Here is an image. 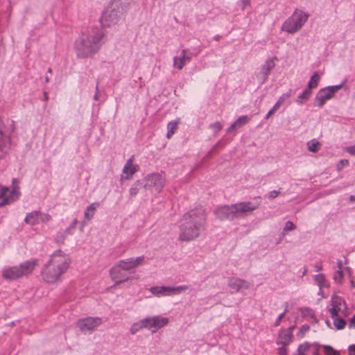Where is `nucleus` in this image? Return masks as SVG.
I'll list each match as a JSON object with an SVG mask.
<instances>
[{
  "mask_svg": "<svg viewBox=\"0 0 355 355\" xmlns=\"http://www.w3.org/2000/svg\"><path fill=\"white\" fill-rule=\"evenodd\" d=\"M343 272L342 270H338L334 276V279L337 283H340L343 279Z\"/></svg>",
  "mask_w": 355,
  "mask_h": 355,
  "instance_id": "nucleus-36",
  "label": "nucleus"
},
{
  "mask_svg": "<svg viewBox=\"0 0 355 355\" xmlns=\"http://www.w3.org/2000/svg\"><path fill=\"white\" fill-rule=\"evenodd\" d=\"M306 145H307L308 150L310 152L316 153L318 151L319 148L321 144L318 140H316L315 139H313L308 141Z\"/></svg>",
  "mask_w": 355,
  "mask_h": 355,
  "instance_id": "nucleus-27",
  "label": "nucleus"
},
{
  "mask_svg": "<svg viewBox=\"0 0 355 355\" xmlns=\"http://www.w3.org/2000/svg\"><path fill=\"white\" fill-rule=\"evenodd\" d=\"M320 80V76L317 73H314L311 78L309 82L308 83L307 87L311 90L312 88H315L318 85V81Z\"/></svg>",
  "mask_w": 355,
  "mask_h": 355,
  "instance_id": "nucleus-30",
  "label": "nucleus"
},
{
  "mask_svg": "<svg viewBox=\"0 0 355 355\" xmlns=\"http://www.w3.org/2000/svg\"><path fill=\"white\" fill-rule=\"evenodd\" d=\"M326 355H338V354L334 351L332 347L329 346L325 347Z\"/></svg>",
  "mask_w": 355,
  "mask_h": 355,
  "instance_id": "nucleus-40",
  "label": "nucleus"
},
{
  "mask_svg": "<svg viewBox=\"0 0 355 355\" xmlns=\"http://www.w3.org/2000/svg\"><path fill=\"white\" fill-rule=\"evenodd\" d=\"M278 354L279 355H287L288 354L286 346L283 345L282 347L279 348Z\"/></svg>",
  "mask_w": 355,
  "mask_h": 355,
  "instance_id": "nucleus-41",
  "label": "nucleus"
},
{
  "mask_svg": "<svg viewBox=\"0 0 355 355\" xmlns=\"http://www.w3.org/2000/svg\"><path fill=\"white\" fill-rule=\"evenodd\" d=\"M309 330V327L308 325H303L301 327L299 334L303 336L306 331Z\"/></svg>",
  "mask_w": 355,
  "mask_h": 355,
  "instance_id": "nucleus-42",
  "label": "nucleus"
},
{
  "mask_svg": "<svg viewBox=\"0 0 355 355\" xmlns=\"http://www.w3.org/2000/svg\"><path fill=\"white\" fill-rule=\"evenodd\" d=\"M275 67V62L273 59H270L266 61L261 67V73L264 76V79L270 73V71Z\"/></svg>",
  "mask_w": 355,
  "mask_h": 355,
  "instance_id": "nucleus-25",
  "label": "nucleus"
},
{
  "mask_svg": "<svg viewBox=\"0 0 355 355\" xmlns=\"http://www.w3.org/2000/svg\"><path fill=\"white\" fill-rule=\"evenodd\" d=\"M46 81L48 82L49 81V78H46Z\"/></svg>",
  "mask_w": 355,
  "mask_h": 355,
  "instance_id": "nucleus-58",
  "label": "nucleus"
},
{
  "mask_svg": "<svg viewBox=\"0 0 355 355\" xmlns=\"http://www.w3.org/2000/svg\"><path fill=\"white\" fill-rule=\"evenodd\" d=\"M191 58L187 55V50H182L179 56L173 58V67L179 70L182 69L185 64L189 62Z\"/></svg>",
  "mask_w": 355,
  "mask_h": 355,
  "instance_id": "nucleus-20",
  "label": "nucleus"
},
{
  "mask_svg": "<svg viewBox=\"0 0 355 355\" xmlns=\"http://www.w3.org/2000/svg\"><path fill=\"white\" fill-rule=\"evenodd\" d=\"M19 196V192L17 186L14 185L11 189L0 186V207L11 204L17 200Z\"/></svg>",
  "mask_w": 355,
  "mask_h": 355,
  "instance_id": "nucleus-9",
  "label": "nucleus"
},
{
  "mask_svg": "<svg viewBox=\"0 0 355 355\" xmlns=\"http://www.w3.org/2000/svg\"><path fill=\"white\" fill-rule=\"evenodd\" d=\"M143 182V188L145 190L160 193L165 185L166 178L162 173H153L147 175Z\"/></svg>",
  "mask_w": 355,
  "mask_h": 355,
  "instance_id": "nucleus-7",
  "label": "nucleus"
},
{
  "mask_svg": "<svg viewBox=\"0 0 355 355\" xmlns=\"http://www.w3.org/2000/svg\"><path fill=\"white\" fill-rule=\"evenodd\" d=\"M136 166L133 165V161L132 159H129L125 165L123 167V173L125 175V179L130 178L132 175L136 172Z\"/></svg>",
  "mask_w": 355,
  "mask_h": 355,
  "instance_id": "nucleus-22",
  "label": "nucleus"
},
{
  "mask_svg": "<svg viewBox=\"0 0 355 355\" xmlns=\"http://www.w3.org/2000/svg\"><path fill=\"white\" fill-rule=\"evenodd\" d=\"M179 124V121H170L167 125V134L166 137L170 139L173 135L175 133V131L178 129V126Z\"/></svg>",
  "mask_w": 355,
  "mask_h": 355,
  "instance_id": "nucleus-26",
  "label": "nucleus"
},
{
  "mask_svg": "<svg viewBox=\"0 0 355 355\" xmlns=\"http://www.w3.org/2000/svg\"><path fill=\"white\" fill-rule=\"evenodd\" d=\"M123 8L121 0H112L103 12L101 22L103 26L110 27L118 24L122 19Z\"/></svg>",
  "mask_w": 355,
  "mask_h": 355,
  "instance_id": "nucleus-5",
  "label": "nucleus"
},
{
  "mask_svg": "<svg viewBox=\"0 0 355 355\" xmlns=\"http://www.w3.org/2000/svg\"><path fill=\"white\" fill-rule=\"evenodd\" d=\"M236 126H237V125H236V124H235V122H234L233 124H232V125L229 127V128H228V130H228L229 132H230V131H232V130H234V128H235Z\"/></svg>",
  "mask_w": 355,
  "mask_h": 355,
  "instance_id": "nucleus-50",
  "label": "nucleus"
},
{
  "mask_svg": "<svg viewBox=\"0 0 355 355\" xmlns=\"http://www.w3.org/2000/svg\"><path fill=\"white\" fill-rule=\"evenodd\" d=\"M144 182H141L140 181L136 182L132 187L130 189V194L132 196H135L138 194L139 191L141 189V188H143Z\"/></svg>",
  "mask_w": 355,
  "mask_h": 355,
  "instance_id": "nucleus-31",
  "label": "nucleus"
},
{
  "mask_svg": "<svg viewBox=\"0 0 355 355\" xmlns=\"http://www.w3.org/2000/svg\"><path fill=\"white\" fill-rule=\"evenodd\" d=\"M290 96V94H283L278 99L277 102L274 105L275 109L277 110L279 106Z\"/></svg>",
  "mask_w": 355,
  "mask_h": 355,
  "instance_id": "nucleus-34",
  "label": "nucleus"
},
{
  "mask_svg": "<svg viewBox=\"0 0 355 355\" xmlns=\"http://www.w3.org/2000/svg\"><path fill=\"white\" fill-rule=\"evenodd\" d=\"M313 355H318V354H317V353H315Z\"/></svg>",
  "mask_w": 355,
  "mask_h": 355,
  "instance_id": "nucleus-60",
  "label": "nucleus"
},
{
  "mask_svg": "<svg viewBox=\"0 0 355 355\" xmlns=\"http://www.w3.org/2000/svg\"><path fill=\"white\" fill-rule=\"evenodd\" d=\"M352 286L354 287L355 286L354 282L353 280L351 281Z\"/></svg>",
  "mask_w": 355,
  "mask_h": 355,
  "instance_id": "nucleus-54",
  "label": "nucleus"
},
{
  "mask_svg": "<svg viewBox=\"0 0 355 355\" xmlns=\"http://www.w3.org/2000/svg\"><path fill=\"white\" fill-rule=\"evenodd\" d=\"M277 110L274 107L267 113L266 119H268Z\"/></svg>",
  "mask_w": 355,
  "mask_h": 355,
  "instance_id": "nucleus-48",
  "label": "nucleus"
},
{
  "mask_svg": "<svg viewBox=\"0 0 355 355\" xmlns=\"http://www.w3.org/2000/svg\"><path fill=\"white\" fill-rule=\"evenodd\" d=\"M144 260L143 256L136 258H128L119 261L117 264L119 267L122 268L124 271H131L139 267L142 264Z\"/></svg>",
  "mask_w": 355,
  "mask_h": 355,
  "instance_id": "nucleus-12",
  "label": "nucleus"
},
{
  "mask_svg": "<svg viewBox=\"0 0 355 355\" xmlns=\"http://www.w3.org/2000/svg\"><path fill=\"white\" fill-rule=\"evenodd\" d=\"M315 281L319 286L320 288L321 289L322 287H327L328 286V283L325 279V277L323 274H318L315 275Z\"/></svg>",
  "mask_w": 355,
  "mask_h": 355,
  "instance_id": "nucleus-29",
  "label": "nucleus"
},
{
  "mask_svg": "<svg viewBox=\"0 0 355 355\" xmlns=\"http://www.w3.org/2000/svg\"><path fill=\"white\" fill-rule=\"evenodd\" d=\"M309 18V15L300 10H295L282 24V31L293 34L300 31Z\"/></svg>",
  "mask_w": 355,
  "mask_h": 355,
  "instance_id": "nucleus-6",
  "label": "nucleus"
},
{
  "mask_svg": "<svg viewBox=\"0 0 355 355\" xmlns=\"http://www.w3.org/2000/svg\"><path fill=\"white\" fill-rule=\"evenodd\" d=\"M343 87V85H334V86H329V87H327V88L329 89V92H332V95L334 96V93L341 89Z\"/></svg>",
  "mask_w": 355,
  "mask_h": 355,
  "instance_id": "nucleus-39",
  "label": "nucleus"
},
{
  "mask_svg": "<svg viewBox=\"0 0 355 355\" xmlns=\"http://www.w3.org/2000/svg\"><path fill=\"white\" fill-rule=\"evenodd\" d=\"M99 206L98 202L92 203L85 211V221H89L94 215L96 208Z\"/></svg>",
  "mask_w": 355,
  "mask_h": 355,
  "instance_id": "nucleus-23",
  "label": "nucleus"
},
{
  "mask_svg": "<svg viewBox=\"0 0 355 355\" xmlns=\"http://www.w3.org/2000/svg\"><path fill=\"white\" fill-rule=\"evenodd\" d=\"M212 128L216 130V131H218L221 129V125L219 123H215L214 124H212Z\"/></svg>",
  "mask_w": 355,
  "mask_h": 355,
  "instance_id": "nucleus-46",
  "label": "nucleus"
},
{
  "mask_svg": "<svg viewBox=\"0 0 355 355\" xmlns=\"http://www.w3.org/2000/svg\"><path fill=\"white\" fill-rule=\"evenodd\" d=\"M188 286H153L150 288L151 293L157 297L175 295L188 290Z\"/></svg>",
  "mask_w": 355,
  "mask_h": 355,
  "instance_id": "nucleus-8",
  "label": "nucleus"
},
{
  "mask_svg": "<svg viewBox=\"0 0 355 355\" xmlns=\"http://www.w3.org/2000/svg\"><path fill=\"white\" fill-rule=\"evenodd\" d=\"M102 319L99 317H87L80 319L77 322V326L84 333L93 331L96 327L101 325Z\"/></svg>",
  "mask_w": 355,
  "mask_h": 355,
  "instance_id": "nucleus-10",
  "label": "nucleus"
},
{
  "mask_svg": "<svg viewBox=\"0 0 355 355\" xmlns=\"http://www.w3.org/2000/svg\"><path fill=\"white\" fill-rule=\"evenodd\" d=\"M279 193V191L274 190L270 192L268 197L270 199H274L278 196Z\"/></svg>",
  "mask_w": 355,
  "mask_h": 355,
  "instance_id": "nucleus-44",
  "label": "nucleus"
},
{
  "mask_svg": "<svg viewBox=\"0 0 355 355\" xmlns=\"http://www.w3.org/2000/svg\"><path fill=\"white\" fill-rule=\"evenodd\" d=\"M146 324V329L152 332H156L159 329L166 327L169 320L166 317L162 315L148 316L144 318Z\"/></svg>",
  "mask_w": 355,
  "mask_h": 355,
  "instance_id": "nucleus-11",
  "label": "nucleus"
},
{
  "mask_svg": "<svg viewBox=\"0 0 355 355\" xmlns=\"http://www.w3.org/2000/svg\"><path fill=\"white\" fill-rule=\"evenodd\" d=\"M232 205L230 206L225 205L218 207L215 211L214 214L216 217L220 220H233L234 217V209Z\"/></svg>",
  "mask_w": 355,
  "mask_h": 355,
  "instance_id": "nucleus-15",
  "label": "nucleus"
},
{
  "mask_svg": "<svg viewBox=\"0 0 355 355\" xmlns=\"http://www.w3.org/2000/svg\"><path fill=\"white\" fill-rule=\"evenodd\" d=\"M347 163H348V161H347V159H342V160L340 161V164H341L342 165L347 164Z\"/></svg>",
  "mask_w": 355,
  "mask_h": 355,
  "instance_id": "nucleus-52",
  "label": "nucleus"
},
{
  "mask_svg": "<svg viewBox=\"0 0 355 355\" xmlns=\"http://www.w3.org/2000/svg\"><path fill=\"white\" fill-rule=\"evenodd\" d=\"M243 3L245 4H248V0H243Z\"/></svg>",
  "mask_w": 355,
  "mask_h": 355,
  "instance_id": "nucleus-55",
  "label": "nucleus"
},
{
  "mask_svg": "<svg viewBox=\"0 0 355 355\" xmlns=\"http://www.w3.org/2000/svg\"><path fill=\"white\" fill-rule=\"evenodd\" d=\"M143 329H146V324L144 318L133 323L130 327V332L131 334L134 335Z\"/></svg>",
  "mask_w": 355,
  "mask_h": 355,
  "instance_id": "nucleus-24",
  "label": "nucleus"
},
{
  "mask_svg": "<svg viewBox=\"0 0 355 355\" xmlns=\"http://www.w3.org/2000/svg\"><path fill=\"white\" fill-rule=\"evenodd\" d=\"M247 122V116H240L236 121L235 124L237 125V126H241L244 125Z\"/></svg>",
  "mask_w": 355,
  "mask_h": 355,
  "instance_id": "nucleus-38",
  "label": "nucleus"
},
{
  "mask_svg": "<svg viewBox=\"0 0 355 355\" xmlns=\"http://www.w3.org/2000/svg\"><path fill=\"white\" fill-rule=\"evenodd\" d=\"M315 271H320L322 270V265L320 262H317L314 266Z\"/></svg>",
  "mask_w": 355,
  "mask_h": 355,
  "instance_id": "nucleus-45",
  "label": "nucleus"
},
{
  "mask_svg": "<svg viewBox=\"0 0 355 355\" xmlns=\"http://www.w3.org/2000/svg\"><path fill=\"white\" fill-rule=\"evenodd\" d=\"M331 308L329 309V312L332 318L336 317L338 312L341 310L342 306H345V301L341 297L334 295L331 298Z\"/></svg>",
  "mask_w": 355,
  "mask_h": 355,
  "instance_id": "nucleus-18",
  "label": "nucleus"
},
{
  "mask_svg": "<svg viewBox=\"0 0 355 355\" xmlns=\"http://www.w3.org/2000/svg\"><path fill=\"white\" fill-rule=\"evenodd\" d=\"M284 314H285V313H281V314L278 316V318H277V320L275 321V324L276 326L279 325V324L280 321L282 320V318H283V317L284 316Z\"/></svg>",
  "mask_w": 355,
  "mask_h": 355,
  "instance_id": "nucleus-47",
  "label": "nucleus"
},
{
  "mask_svg": "<svg viewBox=\"0 0 355 355\" xmlns=\"http://www.w3.org/2000/svg\"><path fill=\"white\" fill-rule=\"evenodd\" d=\"M44 98L45 101H46L48 99V94L46 92L44 93Z\"/></svg>",
  "mask_w": 355,
  "mask_h": 355,
  "instance_id": "nucleus-53",
  "label": "nucleus"
},
{
  "mask_svg": "<svg viewBox=\"0 0 355 355\" xmlns=\"http://www.w3.org/2000/svg\"><path fill=\"white\" fill-rule=\"evenodd\" d=\"M293 334L291 329L281 331L279 334L278 343L282 345H287L292 340Z\"/></svg>",
  "mask_w": 355,
  "mask_h": 355,
  "instance_id": "nucleus-21",
  "label": "nucleus"
},
{
  "mask_svg": "<svg viewBox=\"0 0 355 355\" xmlns=\"http://www.w3.org/2000/svg\"><path fill=\"white\" fill-rule=\"evenodd\" d=\"M349 352L350 353V355L352 354H355V345H352L349 347Z\"/></svg>",
  "mask_w": 355,
  "mask_h": 355,
  "instance_id": "nucleus-49",
  "label": "nucleus"
},
{
  "mask_svg": "<svg viewBox=\"0 0 355 355\" xmlns=\"http://www.w3.org/2000/svg\"><path fill=\"white\" fill-rule=\"evenodd\" d=\"M94 98L97 99V95H95Z\"/></svg>",
  "mask_w": 355,
  "mask_h": 355,
  "instance_id": "nucleus-59",
  "label": "nucleus"
},
{
  "mask_svg": "<svg viewBox=\"0 0 355 355\" xmlns=\"http://www.w3.org/2000/svg\"><path fill=\"white\" fill-rule=\"evenodd\" d=\"M37 265V260L31 259L19 266L8 267L2 270V277L7 281H14L32 273Z\"/></svg>",
  "mask_w": 355,
  "mask_h": 355,
  "instance_id": "nucleus-4",
  "label": "nucleus"
},
{
  "mask_svg": "<svg viewBox=\"0 0 355 355\" xmlns=\"http://www.w3.org/2000/svg\"><path fill=\"white\" fill-rule=\"evenodd\" d=\"M309 348V345L307 343L300 345L297 348V355H305V353Z\"/></svg>",
  "mask_w": 355,
  "mask_h": 355,
  "instance_id": "nucleus-35",
  "label": "nucleus"
},
{
  "mask_svg": "<svg viewBox=\"0 0 355 355\" xmlns=\"http://www.w3.org/2000/svg\"><path fill=\"white\" fill-rule=\"evenodd\" d=\"M205 220V211L202 207L191 209L185 214L180 226V239L189 241L198 237L203 230Z\"/></svg>",
  "mask_w": 355,
  "mask_h": 355,
  "instance_id": "nucleus-2",
  "label": "nucleus"
},
{
  "mask_svg": "<svg viewBox=\"0 0 355 355\" xmlns=\"http://www.w3.org/2000/svg\"><path fill=\"white\" fill-rule=\"evenodd\" d=\"M295 229V226L291 221H287L285 223V226L284 227V231H291Z\"/></svg>",
  "mask_w": 355,
  "mask_h": 355,
  "instance_id": "nucleus-37",
  "label": "nucleus"
},
{
  "mask_svg": "<svg viewBox=\"0 0 355 355\" xmlns=\"http://www.w3.org/2000/svg\"><path fill=\"white\" fill-rule=\"evenodd\" d=\"M48 71H49V73H51V69H49Z\"/></svg>",
  "mask_w": 355,
  "mask_h": 355,
  "instance_id": "nucleus-57",
  "label": "nucleus"
},
{
  "mask_svg": "<svg viewBox=\"0 0 355 355\" xmlns=\"http://www.w3.org/2000/svg\"><path fill=\"white\" fill-rule=\"evenodd\" d=\"M338 270H342L343 263L341 260H338L337 262Z\"/></svg>",
  "mask_w": 355,
  "mask_h": 355,
  "instance_id": "nucleus-51",
  "label": "nucleus"
},
{
  "mask_svg": "<svg viewBox=\"0 0 355 355\" xmlns=\"http://www.w3.org/2000/svg\"><path fill=\"white\" fill-rule=\"evenodd\" d=\"M25 222L31 225H34L40 222H46L50 220V216L40 211H34L29 213L25 217Z\"/></svg>",
  "mask_w": 355,
  "mask_h": 355,
  "instance_id": "nucleus-14",
  "label": "nucleus"
},
{
  "mask_svg": "<svg viewBox=\"0 0 355 355\" xmlns=\"http://www.w3.org/2000/svg\"><path fill=\"white\" fill-rule=\"evenodd\" d=\"M228 286L235 291H239L248 289L250 284L241 279L232 278L228 282Z\"/></svg>",
  "mask_w": 355,
  "mask_h": 355,
  "instance_id": "nucleus-19",
  "label": "nucleus"
},
{
  "mask_svg": "<svg viewBox=\"0 0 355 355\" xmlns=\"http://www.w3.org/2000/svg\"><path fill=\"white\" fill-rule=\"evenodd\" d=\"M346 151L349 153L350 155L355 156V145L347 147Z\"/></svg>",
  "mask_w": 355,
  "mask_h": 355,
  "instance_id": "nucleus-43",
  "label": "nucleus"
},
{
  "mask_svg": "<svg viewBox=\"0 0 355 355\" xmlns=\"http://www.w3.org/2000/svg\"><path fill=\"white\" fill-rule=\"evenodd\" d=\"M10 146V138H5L2 141H0V150L3 153H6Z\"/></svg>",
  "mask_w": 355,
  "mask_h": 355,
  "instance_id": "nucleus-32",
  "label": "nucleus"
},
{
  "mask_svg": "<svg viewBox=\"0 0 355 355\" xmlns=\"http://www.w3.org/2000/svg\"><path fill=\"white\" fill-rule=\"evenodd\" d=\"M311 94V91L309 88H306V89L297 96V102L300 104L305 103L309 98Z\"/></svg>",
  "mask_w": 355,
  "mask_h": 355,
  "instance_id": "nucleus-28",
  "label": "nucleus"
},
{
  "mask_svg": "<svg viewBox=\"0 0 355 355\" xmlns=\"http://www.w3.org/2000/svg\"><path fill=\"white\" fill-rule=\"evenodd\" d=\"M70 263L68 254L60 250L55 251L41 270L42 279L49 284L57 283L68 270Z\"/></svg>",
  "mask_w": 355,
  "mask_h": 355,
  "instance_id": "nucleus-1",
  "label": "nucleus"
},
{
  "mask_svg": "<svg viewBox=\"0 0 355 355\" xmlns=\"http://www.w3.org/2000/svg\"><path fill=\"white\" fill-rule=\"evenodd\" d=\"M334 319V325L337 329L340 330L344 329L346 325L345 320L342 318H336V317Z\"/></svg>",
  "mask_w": 355,
  "mask_h": 355,
  "instance_id": "nucleus-33",
  "label": "nucleus"
},
{
  "mask_svg": "<svg viewBox=\"0 0 355 355\" xmlns=\"http://www.w3.org/2000/svg\"><path fill=\"white\" fill-rule=\"evenodd\" d=\"M257 208V206L253 205L250 202H240L232 205L234 209V217L243 216L248 212L252 211Z\"/></svg>",
  "mask_w": 355,
  "mask_h": 355,
  "instance_id": "nucleus-13",
  "label": "nucleus"
},
{
  "mask_svg": "<svg viewBox=\"0 0 355 355\" xmlns=\"http://www.w3.org/2000/svg\"><path fill=\"white\" fill-rule=\"evenodd\" d=\"M333 96L332 92H329L327 87L321 89L315 98L313 105L315 107H322L326 101Z\"/></svg>",
  "mask_w": 355,
  "mask_h": 355,
  "instance_id": "nucleus-17",
  "label": "nucleus"
},
{
  "mask_svg": "<svg viewBox=\"0 0 355 355\" xmlns=\"http://www.w3.org/2000/svg\"><path fill=\"white\" fill-rule=\"evenodd\" d=\"M125 271L119 267L116 263L110 270L111 278L115 281L116 284H120L128 280V277H125Z\"/></svg>",
  "mask_w": 355,
  "mask_h": 355,
  "instance_id": "nucleus-16",
  "label": "nucleus"
},
{
  "mask_svg": "<svg viewBox=\"0 0 355 355\" xmlns=\"http://www.w3.org/2000/svg\"><path fill=\"white\" fill-rule=\"evenodd\" d=\"M351 200H354V197L353 196H351Z\"/></svg>",
  "mask_w": 355,
  "mask_h": 355,
  "instance_id": "nucleus-56",
  "label": "nucleus"
},
{
  "mask_svg": "<svg viewBox=\"0 0 355 355\" xmlns=\"http://www.w3.org/2000/svg\"><path fill=\"white\" fill-rule=\"evenodd\" d=\"M103 33L98 30L94 31L87 35H83L76 43V50L79 57H88L97 52L100 48V42Z\"/></svg>",
  "mask_w": 355,
  "mask_h": 355,
  "instance_id": "nucleus-3",
  "label": "nucleus"
}]
</instances>
